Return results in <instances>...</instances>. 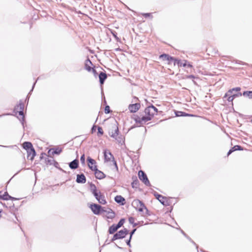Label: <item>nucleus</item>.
Segmentation results:
<instances>
[{"label":"nucleus","instance_id":"nucleus-54","mask_svg":"<svg viewBox=\"0 0 252 252\" xmlns=\"http://www.w3.org/2000/svg\"><path fill=\"white\" fill-rule=\"evenodd\" d=\"M116 139L118 141L119 143H121L122 140V138L120 137H119L118 139L116 138Z\"/></svg>","mask_w":252,"mask_h":252},{"label":"nucleus","instance_id":"nucleus-13","mask_svg":"<svg viewBox=\"0 0 252 252\" xmlns=\"http://www.w3.org/2000/svg\"><path fill=\"white\" fill-rule=\"evenodd\" d=\"M76 181L79 184H84L86 182V178L83 173L77 174L76 176Z\"/></svg>","mask_w":252,"mask_h":252},{"label":"nucleus","instance_id":"nucleus-12","mask_svg":"<svg viewBox=\"0 0 252 252\" xmlns=\"http://www.w3.org/2000/svg\"><path fill=\"white\" fill-rule=\"evenodd\" d=\"M87 161L88 162V166L89 168L92 170H94V165H96V161L94 159H93L90 157H88L87 158Z\"/></svg>","mask_w":252,"mask_h":252},{"label":"nucleus","instance_id":"nucleus-57","mask_svg":"<svg viewBox=\"0 0 252 252\" xmlns=\"http://www.w3.org/2000/svg\"><path fill=\"white\" fill-rule=\"evenodd\" d=\"M17 199H18L17 198L12 197V196H11V198H10V200H17Z\"/></svg>","mask_w":252,"mask_h":252},{"label":"nucleus","instance_id":"nucleus-26","mask_svg":"<svg viewBox=\"0 0 252 252\" xmlns=\"http://www.w3.org/2000/svg\"><path fill=\"white\" fill-rule=\"evenodd\" d=\"M241 90V88L240 87H236V88H234L231 90H229L224 95L223 98H225L227 96V95H231L232 94H233V92L234 91H235V92H238V93H239V92Z\"/></svg>","mask_w":252,"mask_h":252},{"label":"nucleus","instance_id":"nucleus-21","mask_svg":"<svg viewBox=\"0 0 252 252\" xmlns=\"http://www.w3.org/2000/svg\"><path fill=\"white\" fill-rule=\"evenodd\" d=\"M242 95V94L241 93L239 92V93H237V94H232L231 95H227V96L225 98L227 97V100L229 102H231V101H233V100L234 99V98L239 96H241Z\"/></svg>","mask_w":252,"mask_h":252},{"label":"nucleus","instance_id":"nucleus-37","mask_svg":"<svg viewBox=\"0 0 252 252\" xmlns=\"http://www.w3.org/2000/svg\"><path fill=\"white\" fill-rule=\"evenodd\" d=\"M97 135L98 136L100 135H102L103 134V130L101 127L98 126L97 127Z\"/></svg>","mask_w":252,"mask_h":252},{"label":"nucleus","instance_id":"nucleus-60","mask_svg":"<svg viewBox=\"0 0 252 252\" xmlns=\"http://www.w3.org/2000/svg\"><path fill=\"white\" fill-rule=\"evenodd\" d=\"M189 67H192V65L190 63H187V65Z\"/></svg>","mask_w":252,"mask_h":252},{"label":"nucleus","instance_id":"nucleus-3","mask_svg":"<svg viewBox=\"0 0 252 252\" xmlns=\"http://www.w3.org/2000/svg\"><path fill=\"white\" fill-rule=\"evenodd\" d=\"M24 103L22 102V101H20L19 103L17 105L14 109V112L16 113H18L19 115L21 116H22V120H20L22 125H23V127H24V122L25 121V117L24 115Z\"/></svg>","mask_w":252,"mask_h":252},{"label":"nucleus","instance_id":"nucleus-7","mask_svg":"<svg viewBox=\"0 0 252 252\" xmlns=\"http://www.w3.org/2000/svg\"><path fill=\"white\" fill-rule=\"evenodd\" d=\"M138 177L139 179L147 186H151V184L147 177L146 174L142 170H140L138 172Z\"/></svg>","mask_w":252,"mask_h":252},{"label":"nucleus","instance_id":"nucleus-51","mask_svg":"<svg viewBox=\"0 0 252 252\" xmlns=\"http://www.w3.org/2000/svg\"><path fill=\"white\" fill-rule=\"evenodd\" d=\"M150 15H151V13H144V14H143V15L145 17H146V18L149 17V16H150Z\"/></svg>","mask_w":252,"mask_h":252},{"label":"nucleus","instance_id":"nucleus-38","mask_svg":"<svg viewBox=\"0 0 252 252\" xmlns=\"http://www.w3.org/2000/svg\"><path fill=\"white\" fill-rule=\"evenodd\" d=\"M111 33L113 35V36L114 37V38H115L116 40L117 41V42H119L120 39V38L117 36V32H111Z\"/></svg>","mask_w":252,"mask_h":252},{"label":"nucleus","instance_id":"nucleus-31","mask_svg":"<svg viewBox=\"0 0 252 252\" xmlns=\"http://www.w3.org/2000/svg\"><path fill=\"white\" fill-rule=\"evenodd\" d=\"M11 198V196L8 194L7 192H4L3 195H0V198L4 200H10V198Z\"/></svg>","mask_w":252,"mask_h":252},{"label":"nucleus","instance_id":"nucleus-28","mask_svg":"<svg viewBox=\"0 0 252 252\" xmlns=\"http://www.w3.org/2000/svg\"><path fill=\"white\" fill-rule=\"evenodd\" d=\"M54 159L53 157L45 158L44 162L47 165H52L54 163Z\"/></svg>","mask_w":252,"mask_h":252},{"label":"nucleus","instance_id":"nucleus-2","mask_svg":"<svg viewBox=\"0 0 252 252\" xmlns=\"http://www.w3.org/2000/svg\"><path fill=\"white\" fill-rule=\"evenodd\" d=\"M23 148L26 150L27 153V158L31 160H33L36 156V152L31 142L26 141L23 143Z\"/></svg>","mask_w":252,"mask_h":252},{"label":"nucleus","instance_id":"nucleus-14","mask_svg":"<svg viewBox=\"0 0 252 252\" xmlns=\"http://www.w3.org/2000/svg\"><path fill=\"white\" fill-rule=\"evenodd\" d=\"M159 59H162L163 61H169V63L171 62H172L173 60H174V58L170 56L169 55L167 54H162L160 55L159 57Z\"/></svg>","mask_w":252,"mask_h":252},{"label":"nucleus","instance_id":"nucleus-40","mask_svg":"<svg viewBox=\"0 0 252 252\" xmlns=\"http://www.w3.org/2000/svg\"><path fill=\"white\" fill-rule=\"evenodd\" d=\"M104 112L106 114H109L111 112L110 107L108 105H106L104 109Z\"/></svg>","mask_w":252,"mask_h":252},{"label":"nucleus","instance_id":"nucleus-4","mask_svg":"<svg viewBox=\"0 0 252 252\" xmlns=\"http://www.w3.org/2000/svg\"><path fill=\"white\" fill-rule=\"evenodd\" d=\"M129 233V230L126 228L120 230L117 233L114 234L111 241L113 242L117 239H123L126 237V235Z\"/></svg>","mask_w":252,"mask_h":252},{"label":"nucleus","instance_id":"nucleus-59","mask_svg":"<svg viewBox=\"0 0 252 252\" xmlns=\"http://www.w3.org/2000/svg\"><path fill=\"white\" fill-rule=\"evenodd\" d=\"M151 112H152L154 113V115H155V114H156L158 112V111L157 112H155V111L154 110V109L152 108L151 109Z\"/></svg>","mask_w":252,"mask_h":252},{"label":"nucleus","instance_id":"nucleus-10","mask_svg":"<svg viewBox=\"0 0 252 252\" xmlns=\"http://www.w3.org/2000/svg\"><path fill=\"white\" fill-rule=\"evenodd\" d=\"M93 171L94 172V175L96 179L101 180L105 178V174L101 171L98 170L96 165H94Z\"/></svg>","mask_w":252,"mask_h":252},{"label":"nucleus","instance_id":"nucleus-44","mask_svg":"<svg viewBox=\"0 0 252 252\" xmlns=\"http://www.w3.org/2000/svg\"><path fill=\"white\" fill-rule=\"evenodd\" d=\"M45 156H47V155L45 153H42L40 156V160L45 159Z\"/></svg>","mask_w":252,"mask_h":252},{"label":"nucleus","instance_id":"nucleus-49","mask_svg":"<svg viewBox=\"0 0 252 252\" xmlns=\"http://www.w3.org/2000/svg\"><path fill=\"white\" fill-rule=\"evenodd\" d=\"M144 209L146 210V214L149 216L150 215L149 213V211L145 206V207H144Z\"/></svg>","mask_w":252,"mask_h":252},{"label":"nucleus","instance_id":"nucleus-36","mask_svg":"<svg viewBox=\"0 0 252 252\" xmlns=\"http://www.w3.org/2000/svg\"><path fill=\"white\" fill-rule=\"evenodd\" d=\"M163 202H161V203L163 205H164L165 206H167L170 205V201L167 199V197H165V199L163 200Z\"/></svg>","mask_w":252,"mask_h":252},{"label":"nucleus","instance_id":"nucleus-32","mask_svg":"<svg viewBox=\"0 0 252 252\" xmlns=\"http://www.w3.org/2000/svg\"><path fill=\"white\" fill-rule=\"evenodd\" d=\"M139 185V182L136 177L135 180H133V182L131 183V187L132 188H137Z\"/></svg>","mask_w":252,"mask_h":252},{"label":"nucleus","instance_id":"nucleus-52","mask_svg":"<svg viewBox=\"0 0 252 252\" xmlns=\"http://www.w3.org/2000/svg\"><path fill=\"white\" fill-rule=\"evenodd\" d=\"M184 61V63H182V66L186 67L187 65V61L185 60Z\"/></svg>","mask_w":252,"mask_h":252},{"label":"nucleus","instance_id":"nucleus-27","mask_svg":"<svg viewBox=\"0 0 252 252\" xmlns=\"http://www.w3.org/2000/svg\"><path fill=\"white\" fill-rule=\"evenodd\" d=\"M154 195L155 196L156 199H157L160 203L161 202H164L163 200L165 199V196H163L162 195L158 194V192L156 191L154 193Z\"/></svg>","mask_w":252,"mask_h":252},{"label":"nucleus","instance_id":"nucleus-20","mask_svg":"<svg viewBox=\"0 0 252 252\" xmlns=\"http://www.w3.org/2000/svg\"><path fill=\"white\" fill-rule=\"evenodd\" d=\"M243 148L240 145H235L232 147L227 153V156H229L232 153L236 151L243 150Z\"/></svg>","mask_w":252,"mask_h":252},{"label":"nucleus","instance_id":"nucleus-45","mask_svg":"<svg viewBox=\"0 0 252 252\" xmlns=\"http://www.w3.org/2000/svg\"><path fill=\"white\" fill-rule=\"evenodd\" d=\"M39 77H38V78H37V79L36 80V81L34 82V83H33V85H32V88L31 90L30 91V92L29 94H31V92L33 91V89H34V86H35V84H36V83L37 82V80H38V79H39Z\"/></svg>","mask_w":252,"mask_h":252},{"label":"nucleus","instance_id":"nucleus-53","mask_svg":"<svg viewBox=\"0 0 252 252\" xmlns=\"http://www.w3.org/2000/svg\"><path fill=\"white\" fill-rule=\"evenodd\" d=\"M92 70L94 75L96 76L97 74V73L94 68H92Z\"/></svg>","mask_w":252,"mask_h":252},{"label":"nucleus","instance_id":"nucleus-41","mask_svg":"<svg viewBox=\"0 0 252 252\" xmlns=\"http://www.w3.org/2000/svg\"><path fill=\"white\" fill-rule=\"evenodd\" d=\"M136 231V228H134L133 229V230H132L129 233V235H130V240H131L132 239V237L133 236V235L134 234L135 232Z\"/></svg>","mask_w":252,"mask_h":252},{"label":"nucleus","instance_id":"nucleus-24","mask_svg":"<svg viewBox=\"0 0 252 252\" xmlns=\"http://www.w3.org/2000/svg\"><path fill=\"white\" fill-rule=\"evenodd\" d=\"M91 65H93L92 62L90 61L89 58H87V59L85 61V68L88 71H91L92 70V68L90 66Z\"/></svg>","mask_w":252,"mask_h":252},{"label":"nucleus","instance_id":"nucleus-8","mask_svg":"<svg viewBox=\"0 0 252 252\" xmlns=\"http://www.w3.org/2000/svg\"><path fill=\"white\" fill-rule=\"evenodd\" d=\"M132 205L139 212H143L145 204L139 199H135L132 203Z\"/></svg>","mask_w":252,"mask_h":252},{"label":"nucleus","instance_id":"nucleus-62","mask_svg":"<svg viewBox=\"0 0 252 252\" xmlns=\"http://www.w3.org/2000/svg\"><path fill=\"white\" fill-rule=\"evenodd\" d=\"M193 83H194L195 85H196V82H195V81L193 80Z\"/></svg>","mask_w":252,"mask_h":252},{"label":"nucleus","instance_id":"nucleus-29","mask_svg":"<svg viewBox=\"0 0 252 252\" xmlns=\"http://www.w3.org/2000/svg\"><path fill=\"white\" fill-rule=\"evenodd\" d=\"M118 229L119 228L116 226V225L115 224H113V225H112L111 226L109 227V229H108V232L110 234H113L116 231H117Z\"/></svg>","mask_w":252,"mask_h":252},{"label":"nucleus","instance_id":"nucleus-61","mask_svg":"<svg viewBox=\"0 0 252 252\" xmlns=\"http://www.w3.org/2000/svg\"><path fill=\"white\" fill-rule=\"evenodd\" d=\"M133 99H134V101H136L138 100V98L137 97H134Z\"/></svg>","mask_w":252,"mask_h":252},{"label":"nucleus","instance_id":"nucleus-22","mask_svg":"<svg viewBox=\"0 0 252 252\" xmlns=\"http://www.w3.org/2000/svg\"><path fill=\"white\" fill-rule=\"evenodd\" d=\"M89 187H90V191L92 193V194L96 195V192H97L98 191V190H97L95 185L94 184H93V183L91 182V183H89Z\"/></svg>","mask_w":252,"mask_h":252},{"label":"nucleus","instance_id":"nucleus-42","mask_svg":"<svg viewBox=\"0 0 252 252\" xmlns=\"http://www.w3.org/2000/svg\"><path fill=\"white\" fill-rule=\"evenodd\" d=\"M134 220H135V219L133 217H129L128 221L130 224H132L134 222Z\"/></svg>","mask_w":252,"mask_h":252},{"label":"nucleus","instance_id":"nucleus-1","mask_svg":"<svg viewBox=\"0 0 252 252\" xmlns=\"http://www.w3.org/2000/svg\"><path fill=\"white\" fill-rule=\"evenodd\" d=\"M152 108L154 109L155 112L158 111V109L153 104H151L145 108L144 112L146 115L145 116H143L141 117L138 115H134L132 118L134 120L137 125H134L130 129H132L136 127L142 126L146 124L147 122L151 121L154 116V113L151 112V109Z\"/></svg>","mask_w":252,"mask_h":252},{"label":"nucleus","instance_id":"nucleus-46","mask_svg":"<svg viewBox=\"0 0 252 252\" xmlns=\"http://www.w3.org/2000/svg\"><path fill=\"white\" fill-rule=\"evenodd\" d=\"M196 78L195 76H194L193 75H187L186 76V78L187 79H194Z\"/></svg>","mask_w":252,"mask_h":252},{"label":"nucleus","instance_id":"nucleus-39","mask_svg":"<svg viewBox=\"0 0 252 252\" xmlns=\"http://www.w3.org/2000/svg\"><path fill=\"white\" fill-rule=\"evenodd\" d=\"M81 163L84 165L85 164V154H83L80 158Z\"/></svg>","mask_w":252,"mask_h":252},{"label":"nucleus","instance_id":"nucleus-47","mask_svg":"<svg viewBox=\"0 0 252 252\" xmlns=\"http://www.w3.org/2000/svg\"><path fill=\"white\" fill-rule=\"evenodd\" d=\"M96 126L95 125H94L92 128H91V132L92 133H94V131H95L96 130Z\"/></svg>","mask_w":252,"mask_h":252},{"label":"nucleus","instance_id":"nucleus-64","mask_svg":"<svg viewBox=\"0 0 252 252\" xmlns=\"http://www.w3.org/2000/svg\"><path fill=\"white\" fill-rule=\"evenodd\" d=\"M97 120H98V118H96L95 120V121H97Z\"/></svg>","mask_w":252,"mask_h":252},{"label":"nucleus","instance_id":"nucleus-33","mask_svg":"<svg viewBox=\"0 0 252 252\" xmlns=\"http://www.w3.org/2000/svg\"><path fill=\"white\" fill-rule=\"evenodd\" d=\"M242 94L245 97L252 99V91H245Z\"/></svg>","mask_w":252,"mask_h":252},{"label":"nucleus","instance_id":"nucleus-6","mask_svg":"<svg viewBox=\"0 0 252 252\" xmlns=\"http://www.w3.org/2000/svg\"><path fill=\"white\" fill-rule=\"evenodd\" d=\"M118 134L119 128L117 122H116L115 124L111 125V128L109 130V134L111 137L116 139Z\"/></svg>","mask_w":252,"mask_h":252},{"label":"nucleus","instance_id":"nucleus-18","mask_svg":"<svg viewBox=\"0 0 252 252\" xmlns=\"http://www.w3.org/2000/svg\"><path fill=\"white\" fill-rule=\"evenodd\" d=\"M99 83L100 85H103L106 79L107 76L105 72H100L98 75Z\"/></svg>","mask_w":252,"mask_h":252},{"label":"nucleus","instance_id":"nucleus-5","mask_svg":"<svg viewBox=\"0 0 252 252\" xmlns=\"http://www.w3.org/2000/svg\"><path fill=\"white\" fill-rule=\"evenodd\" d=\"M90 208L93 213L97 215L101 214L103 212H106V210L104 209V207L95 203L91 204Z\"/></svg>","mask_w":252,"mask_h":252},{"label":"nucleus","instance_id":"nucleus-9","mask_svg":"<svg viewBox=\"0 0 252 252\" xmlns=\"http://www.w3.org/2000/svg\"><path fill=\"white\" fill-rule=\"evenodd\" d=\"M93 195L100 204L102 205H105L106 204L107 201L105 199V196L100 191H98L97 192H96V195Z\"/></svg>","mask_w":252,"mask_h":252},{"label":"nucleus","instance_id":"nucleus-11","mask_svg":"<svg viewBox=\"0 0 252 252\" xmlns=\"http://www.w3.org/2000/svg\"><path fill=\"white\" fill-rule=\"evenodd\" d=\"M140 107V104L139 103L129 104L128 106V110L131 113H135L137 112Z\"/></svg>","mask_w":252,"mask_h":252},{"label":"nucleus","instance_id":"nucleus-30","mask_svg":"<svg viewBox=\"0 0 252 252\" xmlns=\"http://www.w3.org/2000/svg\"><path fill=\"white\" fill-rule=\"evenodd\" d=\"M181 233L192 244H193L195 246L197 249H198V246L196 244V243L189 236H188L186 233L182 229H181Z\"/></svg>","mask_w":252,"mask_h":252},{"label":"nucleus","instance_id":"nucleus-19","mask_svg":"<svg viewBox=\"0 0 252 252\" xmlns=\"http://www.w3.org/2000/svg\"><path fill=\"white\" fill-rule=\"evenodd\" d=\"M114 200L117 203L123 205L125 204V199L121 195H117L115 197Z\"/></svg>","mask_w":252,"mask_h":252},{"label":"nucleus","instance_id":"nucleus-35","mask_svg":"<svg viewBox=\"0 0 252 252\" xmlns=\"http://www.w3.org/2000/svg\"><path fill=\"white\" fill-rule=\"evenodd\" d=\"M172 61L174 62V65L177 64L179 66H182V63L181 62L180 60L174 58V60H173Z\"/></svg>","mask_w":252,"mask_h":252},{"label":"nucleus","instance_id":"nucleus-16","mask_svg":"<svg viewBox=\"0 0 252 252\" xmlns=\"http://www.w3.org/2000/svg\"><path fill=\"white\" fill-rule=\"evenodd\" d=\"M69 167L71 169H76L79 167V160L76 158L69 163Z\"/></svg>","mask_w":252,"mask_h":252},{"label":"nucleus","instance_id":"nucleus-55","mask_svg":"<svg viewBox=\"0 0 252 252\" xmlns=\"http://www.w3.org/2000/svg\"><path fill=\"white\" fill-rule=\"evenodd\" d=\"M0 146L5 147V148H11V147H13V146H2V145H0Z\"/></svg>","mask_w":252,"mask_h":252},{"label":"nucleus","instance_id":"nucleus-15","mask_svg":"<svg viewBox=\"0 0 252 252\" xmlns=\"http://www.w3.org/2000/svg\"><path fill=\"white\" fill-rule=\"evenodd\" d=\"M104 157L105 161H109L111 159H113L114 158L113 155L111 154V153L109 151H107V150H105L104 151Z\"/></svg>","mask_w":252,"mask_h":252},{"label":"nucleus","instance_id":"nucleus-23","mask_svg":"<svg viewBox=\"0 0 252 252\" xmlns=\"http://www.w3.org/2000/svg\"><path fill=\"white\" fill-rule=\"evenodd\" d=\"M106 213L107 215L106 216L107 219H112L115 218V213L114 211H113L111 209H109V210L107 211L106 210V212H104Z\"/></svg>","mask_w":252,"mask_h":252},{"label":"nucleus","instance_id":"nucleus-43","mask_svg":"<svg viewBox=\"0 0 252 252\" xmlns=\"http://www.w3.org/2000/svg\"><path fill=\"white\" fill-rule=\"evenodd\" d=\"M113 164L115 166V167L117 171H118V167L116 161L115 160L114 158H113V159L112 160Z\"/></svg>","mask_w":252,"mask_h":252},{"label":"nucleus","instance_id":"nucleus-63","mask_svg":"<svg viewBox=\"0 0 252 252\" xmlns=\"http://www.w3.org/2000/svg\"><path fill=\"white\" fill-rule=\"evenodd\" d=\"M27 99H28V100H29V98H26V100H27Z\"/></svg>","mask_w":252,"mask_h":252},{"label":"nucleus","instance_id":"nucleus-58","mask_svg":"<svg viewBox=\"0 0 252 252\" xmlns=\"http://www.w3.org/2000/svg\"><path fill=\"white\" fill-rule=\"evenodd\" d=\"M137 225H138V223H135V222H134V223L132 224V226H133V227H135V226H136Z\"/></svg>","mask_w":252,"mask_h":252},{"label":"nucleus","instance_id":"nucleus-25","mask_svg":"<svg viewBox=\"0 0 252 252\" xmlns=\"http://www.w3.org/2000/svg\"><path fill=\"white\" fill-rule=\"evenodd\" d=\"M51 151H52V154L53 155H59L62 152V149L61 148H51L49 150L48 153H50Z\"/></svg>","mask_w":252,"mask_h":252},{"label":"nucleus","instance_id":"nucleus-56","mask_svg":"<svg viewBox=\"0 0 252 252\" xmlns=\"http://www.w3.org/2000/svg\"><path fill=\"white\" fill-rule=\"evenodd\" d=\"M11 114L10 113H6V114H2V115H0V117L3 116H6V115H11Z\"/></svg>","mask_w":252,"mask_h":252},{"label":"nucleus","instance_id":"nucleus-50","mask_svg":"<svg viewBox=\"0 0 252 252\" xmlns=\"http://www.w3.org/2000/svg\"><path fill=\"white\" fill-rule=\"evenodd\" d=\"M53 165L55 167H58V165H59V163L56 161V160H54V163H53Z\"/></svg>","mask_w":252,"mask_h":252},{"label":"nucleus","instance_id":"nucleus-34","mask_svg":"<svg viewBox=\"0 0 252 252\" xmlns=\"http://www.w3.org/2000/svg\"><path fill=\"white\" fill-rule=\"evenodd\" d=\"M125 220L124 218L121 219L118 223L116 224V226L118 227V228H120L121 226H122L125 223Z\"/></svg>","mask_w":252,"mask_h":252},{"label":"nucleus","instance_id":"nucleus-48","mask_svg":"<svg viewBox=\"0 0 252 252\" xmlns=\"http://www.w3.org/2000/svg\"><path fill=\"white\" fill-rule=\"evenodd\" d=\"M130 241H131V240H130V238H129V239L127 240L126 241V244L129 247H131V245H130Z\"/></svg>","mask_w":252,"mask_h":252},{"label":"nucleus","instance_id":"nucleus-17","mask_svg":"<svg viewBox=\"0 0 252 252\" xmlns=\"http://www.w3.org/2000/svg\"><path fill=\"white\" fill-rule=\"evenodd\" d=\"M175 114L176 117H193V115L180 111H175Z\"/></svg>","mask_w":252,"mask_h":252}]
</instances>
